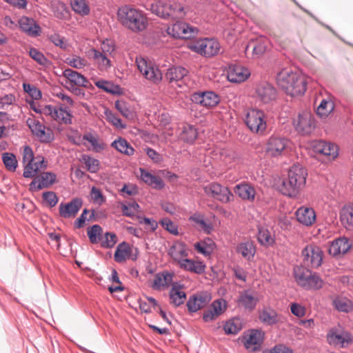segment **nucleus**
Returning a JSON list of instances; mask_svg holds the SVG:
<instances>
[{"label": "nucleus", "mask_w": 353, "mask_h": 353, "mask_svg": "<svg viewBox=\"0 0 353 353\" xmlns=\"http://www.w3.org/2000/svg\"><path fill=\"white\" fill-rule=\"evenodd\" d=\"M105 115L108 122L111 123L113 125L117 128L124 129L126 125L122 123V121L120 118L116 116L112 111L105 110Z\"/></svg>", "instance_id": "obj_62"}, {"label": "nucleus", "mask_w": 353, "mask_h": 353, "mask_svg": "<svg viewBox=\"0 0 353 353\" xmlns=\"http://www.w3.org/2000/svg\"><path fill=\"white\" fill-rule=\"evenodd\" d=\"M65 62L76 69H83L88 65V61L80 56L72 54L65 59Z\"/></svg>", "instance_id": "obj_52"}, {"label": "nucleus", "mask_w": 353, "mask_h": 353, "mask_svg": "<svg viewBox=\"0 0 353 353\" xmlns=\"http://www.w3.org/2000/svg\"><path fill=\"white\" fill-rule=\"evenodd\" d=\"M81 161L85 165L87 170L91 173H96L100 169V163L99 160L89 155H83Z\"/></svg>", "instance_id": "obj_53"}, {"label": "nucleus", "mask_w": 353, "mask_h": 353, "mask_svg": "<svg viewBox=\"0 0 353 353\" xmlns=\"http://www.w3.org/2000/svg\"><path fill=\"white\" fill-rule=\"evenodd\" d=\"M94 85L108 93L118 95L123 93L121 88L118 85L114 84L111 81L100 79L94 82Z\"/></svg>", "instance_id": "obj_48"}, {"label": "nucleus", "mask_w": 353, "mask_h": 353, "mask_svg": "<svg viewBox=\"0 0 353 353\" xmlns=\"http://www.w3.org/2000/svg\"><path fill=\"white\" fill-rule=\"evenodd\" d=\"M294 277L296 283L306 290H319L324 284L317 273L302 266L294 268Z\"/></svg>", "instance_id": "obj_6"}, {"label": "nucleus", "mask_w": 353, "mask_h": 353, "mask_svg": "<svg viewBox=\"0 0 353 353\" xmlns=\"http://www.w3.org/2000/svg\"><path fill=\"white\" fill-rule=\"evenodd\" d=\"M83 139L87 141L91 144L92 148H89V150H92L96 152H99L105 148V145L102 142H99L92 134H84Z\"/></svg>", "instance_id": "obj_58"}, {"label": "nucleus", "mask_w": 353, "mask_h": 353, "mask_svg": "<svg viewBox=\"0 0 353 353\" xmlns=\"http://www.w3.org/2000/svg\"><path fill=\"white\" fill-rule=\"evenodd\" d=\"M170 303L175 307L182 305L185 299L186 294L183 290V286L177 283L172 284V288L169 293Z\"/></svg>", "instance_id": "obj_35"}, {"label": "nucleus", "mask_w": 353, "mask_h": 353, "mask_svg": "<svg viewBox=\"0 0 353 353\" xmlns=\"http://www.w3.org/2000/svg\"><path fill=\"white\" fill-rule=\"evenodd\" d=\"M173 274L168 272L157 274L150 286L155 290H162L168 288L172 282Z\"/></svg>", "instance_id": "obj_32"}, {"label": "nucleus", "mask_w": 353, "mask_h": 353, "mask_svg": "<svg viewBox=\"0 0 353 353\" xmlns=\"http://www.w3.org/2000/svg\"><path fill=\"white\" fill-rule=\"evenodd\" d=\"M29 55L40 65H46L48 63V59L46 58L44 54L37 48H31L29 50Z\"/></svg>", "instance_id": "obj_63"}, {"label": "nucleus", "mask_w": 353, "mask_h": 353, "mask_svg": "<svg viewBox=\"0 0 353 353\" xmlns=\"http://www.w3.org/2000/svg\"><path fill=\"white\" fill-rule=\"evenodd\" d=\"M307 176V170L301 165L292 166L288 176L283 180L282 193L291 198L297 197L305 186Z\"/></svg>", "instance_id": "obj_4"}, {"label": "nucleus", "mask_w": 353, "mask_h": 353, "mask_svg": "<svg viewBox=\"0 0 353 353\" xmlns=\"http://www.w3.org/2000/svg\"><path fill=\"white\" fill-rule=\"evenodd\" d=\"M288 139L277 137H270L266 143L265 152L271 157H278L283 154L288 146Z\"/></svg>", "instance_id": "obj_19"}, {"label": "nucleus", "mask_w": 353, "mask_h": 353, "mask_svg": "<svg viewBox=\"0 0 353 353\" xmlns=\"http://www.w3.org/2000/svg\"><path fill=\"white\" fill-rule=\"evenodd\" d=\"M132 249L130 245L125 243L123 242L117 248V250L114 252V260L118 263H122L128 259L131 255Z\"/></svg>", "instance_id": "obj_46"}, {"label": "nucleus", "mask_w": 353, "mask_h": 353, "mask_svg": "<svg viewBox=\"0 0 353 353\" xmlns=\"http://www.w3.org/2000/svg\"><path fill=\"white\" fill-rule=\"evenodd\" d=\"M120 206L123 214L129 217L134 216L139 212L140 208L139 205L135 201L128 203H121Z\"/></svg>", "instance_id": "obj_57"}, {"label": "nucleus", "mask_w": 353, "mask_h": 353, "mask_svg": "<svg viewBox=\"0 0 353 353\" xmlns=\"http://www.w3.org/2000/svg\"><path fill=\"white\" fill-rule=\"evenodd\" d=\"M57 176L54 173L46 172L34 178L30 184V189L38 191L50 187L56 181Z\"/></svg>", "instance_id": "obj_21"}, {"label": "nucleus", "mask_w": 353, "mask_h": 353, "mask_svg": "<svg viewBox=\"0 0 353 353\" xmlns=\"http://www.w3.org/2000/svg\"><path fill=\"white\" fill-rule=\"evenodd\" d=\"M22 155L23 176L25 178H34L41 170L47 168V163L45 161L44 158L40 156L34 157L33 151L30 146L26 145L23 147Z\"/></svg>", "instance_id": "obj_5"}, {"label": "nucleus", "mask_w": 353, "mask_h": 353, "mask_svg": "<svg viewBox=\"0 0 353 353\" xmlns=\"http://www.w3.org/2000/svg\"><path fill=\"white\" fill-rule=\"evenodd\" d=\"M268 40L265 37H259L256 41H252L247 48H252L253 54L257 57L262 55L267 49Z\"/></svg>", "instance_id": "obj_50"}, {"label": "nucleus", "mask_w": 353, "mask_h": 353, "mask_svg": "<svg viewBox=\"0 0 353 353\" xmlns=\"http://www.w3.org/2000/svg\"><path fill=\"white\" fill-rule=\"evenodd\" d=\"M203 190L206 195L224 203L230 202L231 197H232V194L228 188L216 183H212L204 186Z\"/></svg>", "instance_id": "obj_16"}, {"label": "nucleus", "mask_w": 353, "mask_h": 353, "mask_svg": "<svg viewBox=\"0 0 353 353\" xmlns=\"http://www.w3.org/2000/svg\"><path fill=\"white\" fill-rule=\"evenodd\" d=\"M308 79L305 74L290 68L281 70L276 76L279 87L292 97L301 96L305 92Z\"/></svg>", "instance_id": "obj_1"}, {"label": "nucleus", "mask_w": 353, "mask_h": 353, "mask_svg": "<svg viewBox=\"0 0 353 353\" xmlns=\"http://www.w3.org/2000/svg\"><path fill=\"white\" fill-rule=\"evenodd\" d=\"M26 123L31 130L32 134L43 143H49L54 139L52 131L46 128L40 121L34 118H28Z\"/></svg>", "instance_id": "obj_14"}, {"label": "nucleus", "mask_w": 353, "mask_h": 353, "mask_svg": "<svg viewBox=\"0 0 353 353\" xmlns=\"http://www.w3.org/2000/svg\"><path fill=\"white\" fill-rule=\"evenodd\" d=\"M301 253L303 261L307 266L317 268L321 265L323 252L319 246L315 244H309L303 249Z\"/></svg>", "instance_id": "obj_12"}, {"label": "nucleus", "mask_w": 353, "mask_h": 353, "mask_svg": "<svg viewBox=\"0 0 353 353\" xmlns=\"http://www.w3.org/2000/svg\"><path fill=\"white\" fill-rule=\"evenodd\" d=\"M257 239L261 245L270 247L275 243L274 235L272 232L265 227L259 228Z\"/></svg>", "instance_id": "obj_42"}, {"label": "nucleus", "mask_w": 353, "mask_h": 353, "mask_svg": "<svg viewBox=\"0 0 353 353\" xmlns=\"http://www.w3.org/2000/svg\"><path fill=\"white\" fill-rule=\"evenodd\" d=\"M169 255L174 260L178 265L188 256L189 250L187 245L181 241H176L168 250Z\"/></svg>", "instance_id": "obj_30"}, {"label": "nucleus", "mask_w": 353, "mask_h": 353, "mask_svg": "<svg viewBox=\"0 0 353 353\" xmlns=\"http://www.w3.org/2000/svg\"><path fill=\"white\" fill-rule=\"evenodd\" d=\"M117 241V238L115 234L112 232H106L104 237H101V246L103 248H112Z\"/></svg>", "instance_id": "obj_64"}, {"label": "nucleus", "mask_w": 353, "mask_h": 353, "mask_svg": "<svg viewBox=\"0 0 353 353\" xmlns=\"http://www.w3.org/2000/svg\"><path fill=\"white\" fill-rule=\"evenodd\" d=\"M236 251L245 259L250 261L253 259L256 253V248L253 242L248 241L238 244L236 248Z\"/></svg>", "instance_id": "obj_41"}, {"label": "nucleus", "mask_w": 353, "mask_h": 353, "mask_svg": "<svg viewBox=\"0 0 353 353\" xmlns=\"http://www.w3.org/2000/svg\"><path fill=\"white\" fill-rule=\"evenodd\" d=\"M213 243L210 239L197 242L194 245L195 250L204 256H209L213 250Z\"/></svg>", "instance_id": "obj_54"}, {"label": "nucleus", "mask_w": 353, "mask_h": 353, "mask_svg": "<svg viewBox=\"0 0 353 353\" xmlns=\"http://www.w3.org/2000/svg\"><path fill=\"white\" fill-rule=\"evenodd\" d=\"M250 76V72L243 65L232 64L228 67L227 77L230 82L241 83L248 79Z\"/></svg>", "instance_id": "obj_24"}, {"label": "nucleus", "mask_w": 353, "mask_h": 353, "mask_svg": "<svg viewBox=\"0 0 353 353\" xmlns=\"http://www.w3.org/2000/svg\"><path fill=\"white\" fill-rule=\"evenodd\" d=\"M334 103L332 99H323L316 109V114L321 119H326L334 110Z\"/></svg>", "instance_id": "obj_44"}, {"label": "nucleus", "mask_w": 353, "mask_h": 353, "mask_svg": "<svg viewBox=\"0 0 353 353\" xmlns=\"http://www.w3.org/2000/svg\"><path fill=\"white\" fill-rule=\"evenodd\" d=\"M259 319L265 325H274L280 321V316L275 310L264 308L259 312Z\"/></svg>", "instance_id": "obj_38"}, {"label": "nucleus", "mask_w": 353, "mask_h": 353, "mask_svg": "<svg viewBox=\"0 0 353 353\" xmlns=\"http://www.w3.org/2000/svg\"><path fill=\"white\" fill-rule=\"evenodd\" d=\"M227 334H236L241 330V323L239 319H232L226 322L223 327Z\"/></svg>", "instance_id": "obj_56"}, {"label": "nucleus", "mask_w": 353, "mask_h": 353, "mask_svg": "<svg viewBox=\"0 0 353 353\" xmlns=\"http://www.w3.org/2000/svg\"><path fill=\"white\" fill-rule=\"evenodd\" d=\"M44 115L50 117L51 119L65 124L72 123V114L68 108L60 105L54 107L51 105H46L44 109Z\"/></svg>", "instance_id": "obj_15"}, {"label": "nucleus", "mask_w": 353, "mask_h": 353, "mask_svg": "<svg viewBox=\"0 0 353 353\" xmlns=\"http://www.w3.org/2000/svg\"><path fill=\"white\" fill-rule=\"evenodd\" d=\"M264 332L259 330H251L243 337V342L246 350L257 352L260 350L264 339Z\"/></svg>", "instance_id": "obj_17"}, {"label": "nucleus", "mask_w": 353, "mask_h": 353, "mask_svg": "<svg viewBox=\"0 0 353 353\" xmlns=\"http://www.w3.org/2000/svg\"><path fill=\"white\" fill-rule=\"evenodd\" d=\"M70 3L72 10L82 16L90 13V8L85 0H71Z\"/></svg>", "instance_id": "obj_55"}, {"label": "nucleus", "mask_w": 353, "mask_h": 353, "mask_svg": "<svg viewBox=\"0 0 353 353\" xmlns=\"http://www.w3.org/2000/svg\"><path fill=\"white\" fill-rule=\"evenodd\" d=\"M340 221L347 230L353 231V205H345L341 210Z\"/></svg>", "instance_id": "obj_40"}, {"label": "nucleus", "mask_w": 353, "mask_h": 353, "mask_svg": "<svg viewBox=\"0 0 353 353\" xmlns=\"http://www.w3.org/2000/svg\"><path fill=\"white\" fill-rule=\"evenodd\" d=\"M245 122L253 133L263 134L267 129V117L263 111L258 109L249 110Z\"/></svg>", "instance_id": "obj_7"}, {"label": "nucleus", "mask_w": 353, "mask_h": 353, "mask_svg": "<svg viewBox=\"0 0 353 353\" xmlns=\"http://www.w3.org/2000/svg\"><path fill=\"white\" fill-rule=\"evenodd\" d=\"M141 5L152 14L166 19H183L186 12L184 6L179 2L166 0H143Z\"/></svg>", "instance_id": "obj_2"}, {"label": "nucleus", "mask_w": 353, "mask_h": 353, "mask_svg": "<svg viewBox=\"0 0 353 353\" xmlns=\"http://www.w3.org/2000/svg\"><path fill=\"white\" fill-rule=\"evenodd\" d=\"M86 54L97 65L99 70H107L111 67V61L109 56L101 52L100 50L91 48L87 51Z\"/></svg>", "instance_id": "obj_26"}, {"label": "nucleus", "mask_w": 353, "mask_h": 353, "mask_svg": "<svg viewBox=\"0 0 353 353\" xmlns=\"http://www.w3.org/2000/svg\"><path fill=\"white\" fill-rule=\"evenodd\" d=\"M82 206V201L80 199H73L71 201L59 205V214L61 217L69 219L74 217Z\"/></svg>", "instance_id": "obj_28"}, {"label": "nucleus", "mask_w": 353, "mask_h": 353, "mask_svg": "<svg viewBox=\"0 0 353 353\" xmlns=\"http://www.w3.org/2000/svg\"><path fill=\"white\" fill-rule=\"evenodd\" d=\"M20 29L27 35L37 37L41 34V28L36 21L28 17H21L19 20Z\"/></svg>", "instance_id": "obj_27"}, {"label": "nucleus", "mask_w": 353, "mask_h": 353, "mask_svg": "<svg viewBox=\"0 0 353 353\" xmlns=\"http://www.w3.org/2000/svg\"><path fill=\"white\" fill-rule=\"evenodd\" d=\"M330 345L338 347H346L353 341L351 334L341 327H334L330 330L327 335Z\"/></svg>", "instance_id": "obj_11"}, {"label": "nucleus", "mask_w": 353, "mask_h": 353, "mask_svg": "<svg viewBox=\"0 0 353 353\" xmlns=\"http://www.w3.org/2000/svg\"><path fill=\"white\" fill-rule=\"evenodd\" d=\"M335 308L343 312H350L353 309L352 302L345 297H337L333 301Z\"/></svg>", "instance_id": "obj_51"}, {"label": "nucleus", "mask_w": 353, "mask_h": 353, "mask_svg": "<svg viewBox=\"0 0 353 353\" xmlns=\"http://www.w3.org/2000/svg\"><path fill=\"white\" fill-rule=\"evenodd\" d=\"M259 301L258 298L254 294L248 291L242 292L238 298V303L245 309L252 310Z\"/></svg>", "instance_id": "obj_39"}, {"label": "nucleus", "mask_w": 353, "mask_h": 353, "mask_svg": "<svg viewBox=\"0 0 353 353\" xmlns=\"http://www.w3.org/2000/svg\"><path fill=\"white\" fill-rule=\"evenodd\" d=\"M352 247V244L345 237H339L334 240L329 248L330 254L337 256L345 254Z\"/></svg>", "instance_id": "obj_31"}, {"label": "nucleus", "mask_w": 353, "mask_h": 353, "mask_svg": "<svg viewBox=\"0 0 353 353\" xmlns=\"http://www.w3.org/2000/svg\"><path fill=\"white\" fill-rule=\"evenodd\" d=\"M276 94V89L267 82L259 84L255 90V97L256 100L263 104L269 103L274 100Z\"/></svg>", "instance_id": "obj_20"}, {"label": "nucleus", "mask_w": 353, "mask_h": 353, "mask_svg": "<svg viewBox=\"0 0 353 353\" xmlns=\"http://www.w3.org/2000/svg\"><path fill=\"white\" fill-rule=\"evenodd\" d=\"M23 88L33 100H39L42 97L40 90L30 83H23Z\"/></svg>", "instance_id": "obj_61"}, {"label": "nucleus", "mask_w": 353, "mask_h": 353, "mask_svg": "<svg viewBox=\"0 0 353 353\" xmlns=\"http://www.w3.org/2000/svg\"><path fill=\"white\" fill-rule=\"evenodd\" d=\"M102 228L99 225H94L88 228V236L92 243H97L101 239Z\"/></svg>", "instance_id": "obj_60"}, {"label": "nucleus", "mask_w": 353, "mask_h": 353, "mask_svg": "<svg viewBox=\"0 0 353 353\" xmlns=\"http://www.w3.org/2000/svg\"><path fill=\"white\" fill-rule=\"evenodd\" d=\"M197 137L196 128L191 125H183L181 132L179 133V139L184 142L192 143Z\"/></svg>", "instance_id": "obj_45"}, {"label": "nucleus", "mask_w": 353, "mask_h": 353, "mask_svg": "<svg viewBox=\"0 0 353 353\" xmlns=\"http://www.w3.org/2000/svg\"><path fill=\"white\" fill-rule=\"evenodd\" d=\"M235 193L242 199L253 201L255 198L256 191L254 188L248 183L238 184L235 187Z\"/></svg>", "instance_id": "obj_37"}, {"label": "nucleus", "mask_w": 353, "mask_h": 353, "mask_svg": "<svg viewBox=\"0 0 353 353\" xmlns=\"http://www.w3.org/2000/svg\"><path fill=\"white\" fill-rule=\"evenodd\" d=\"M297 221L305 227L312 226L316 221L315 210L307 206H301L295 212Z\"/></svg>", "instance_id": "obj_22"}, {"label": "nucleus", "mask_w": 353, "mask_h": 353, "mask_svg": "<svg viewBox=\"0 0 353 353\" xmlns=\"http://www.w3.org/2000/svg\"><path fill=\"white\" fill-rule=\"evenodd\" d=\"M312 147L316 155L325 157L328 159H334L338 156V147L334 143L316 141L312 143Z\"/></svg>", "instance_id": "obj_18"}, {"label": "nucleus", "mask_w": 353, "mask_h": 353, "mask_svg": "<svg viewBox=\"0 0 353 353\" xmlns=\"http://www.w3.org/2000/svg\"><path fill=\"white\" fill-rule=\"evenodd\" d=\"M139 172L141 179L148 185L158 190L164 188L165 184L161 177L152 174L142 168H139Z\"/></svg>", "instance_id": "obj_34"}, {"label": "nucleus", "mask_w": 353, "mask_h": 353, "mask_svg": "<svg viewBox=\"0 0 353 353\" xmlns=\"http://www.w3.org/2000/svg\"><path fill=\"white\" fill-rule=\"evenodd\" d=\"M112 146L118 152L128 156L133 155L134 153V150L131 145L125 139L121 137L114 140L112 143Z\"/></svg>", "instance_id": "obj_49"}, {"label": "nucleus", "mask_w": 353, "mask_h": 353, "mask_svg": "<svg viewBox=\"0 0 353 353\" xmlns=\"http://www.w3.org/2000/svg\"><path fill=\"white\" fill-rule=\"evenodd\" d=\"M189 221L194 223L206 234H210L213 230L211 223L205 220L204 216L200 213H194L189 217Z\"/></svg>", "instance_id": "obj_43"}, {"label": "nucleus", "mask_w": 353, "mask_h": 353, "mask_svg": "<svg viewBox=\"0 0 353 353\" xmlns=\"http://www.w3.org/2000/svg\"><path fill=\"white\" fill-rule=\"evenodd\" d=\"M179 266L183 270L197 274L203 273L205 269V265L203 262L188 259L187 258L183 261H181V263Z\"/></svg>", "instance_id": "obj_36"}, {"label": "nucleus", "mask_w": 353, "mask_h": 353, "mask_svg": "<svg viewBox=\"0 0 353 353\" xmlns=\"http://www.w3.org/2000/svg\"><path fill=\"white\" fill-rule=\"evenodd\" d=\"M168 34L176 39H188L198 32L197 28L183 22H176L166 29Z\"/></svg>", "instance_id": "obj_13"}, {"label": "nucleus", "mask_w": 353, "mask_h": 353, "mask_svg": "<svg viewBox=\"0 0 353 353\" xmlns=\"http://www.w3.org/2000/svg\"><path fill=\"white\" fill-rule=\"evenodd\" d=\"M296 131L303 136L310 135L316 128L314 117L310 112L299 113L293 121Z\"/></svg>", "instance_id": "obj_9"}, {"label": "nucleus", "mask_w": 353, "mask_h": 353, "mask_svg": "<svg viewBox=\"0 0 353 353\" xmlns=\"http://www.w3.org/2000/svg\"><path fill=\"white\" fill-rule=\"evenodd\" d=\"M191 100L202 106L210 108L219 103V97L212 91L195 92L192 95Z\"/></svg>", "instance_id": "obj_23"}, {"label": "nucleus", "mask_w": 353, "mask_h": 353, "mask_svg": "<svg viewBox=\"0 0 353 353\" xmlns=\"http://www.w3.org/2000/svg\"><path fill=\"white\" fill-rule=\"evenodd\" d=\"M188 74V70L181 66L172 67L168 70L165 74L166 79L172 84H176L177 86L182 88L183 79Z\"/></svg>", "instance_id": "obj_29"}, {"label": "nucleus", "mask_w": 353, "mask_h": 353, "mask_svg": "<svg viewBox=\"0 0 353 353\" xmlns=\"http://www.w3.org/2000/svg\"><path fill=\"white\" fill-rule=\"evenodd\" d=\"M115 108L123 117L129 120H133L136 117V112L134 108L123 100L117 101L115 102Z\"/></svg>", "instance_id": "obj_47"}, {"label": "nucleus", "mask_w": 353, "mask_h": 353, "mask_svg": "<svg viewBox=\"0 0 353 353\" xmlns=\"http://www.w3.org/2000/svg\"><path fill=\"white\" fill-rule=\"evenodd\" d=\"M63 77L68 80L71 87H86L87 79L81 74L72 69H65L63 72Z\"/></svg>", "instance_id": "obj_33"}, {"label": "nucleus", "mask_w": 353, "mask_h": 353, "mask_svg": "<svg viewBox=\"0 0 353 353\" xmlns=\"http://www.w3.org/2000/svg\"><path fill=\"white\" fill-rule=\"evenodd\" d=\"M188 48L206 57L217 54L220 50L219 43L214 39H201L190 41L188 43Z\"/></svg>", "instance_id": "obj_8"}, {"label": "nucleus", "mask_w": 353, "mask_h": 353, "mask_svg": "<svg viewBox=\"0 0 353 353\" xmlns=\"http://www.w3.org/2000/svg\"><path fill=\"white\" fill-rule=\"evenodd\" d=\"M211 300L210 294L201 292L190 296L187 302V307L190 312H196L204 307Z\"/></svg>", "instance_id": "obj_25"}, {"label": "nucleus", "mask_w": 353, "mask_h": 353, "mask_svg": "<svg viewBox=\"0 0 353 353\" xmlns=\"http://www.w3.org/2000/svg\"><path fill=\"white\" fill-rule=\"evenodd\" d=\"M2 161L6 168L10 171H14L17 167L18 162L16 157L12 153L5 152L2 154Z\"/></svg>", "instance_id": "obj_59"}, {"label": "nucleus", "mask_w": 353, "mask_h": 353, "mask_svg": "<svg viewBox=\"0 0 353 353\" xmlns=\"http://www.w3.org/2000/svg\"><path fill=\"white\" fill-rule=\"evenodd\" d=\"M136 64L139 72L150 82L157 84L162 80L163 74L161 70L151 62L142 57L136 59Z\"/></svg>", "instance_id": "obj_10"}, {"label": "nucleus", "mask_w": 353, "mask_h": 353, "mask_svg": "<svg viewBox=\"0 0 353 353\" xmlns=\"http://www.w3.org/2000/svg\"><path fill=\"white\" fill-rule=\"evenodd\" d=\"M117 18L123 26L134 33L144 31L148 26L146 14L130 6L119 8L117 11Z\"/></svg>", "instance_id": "obj_3"}]
</instances>
